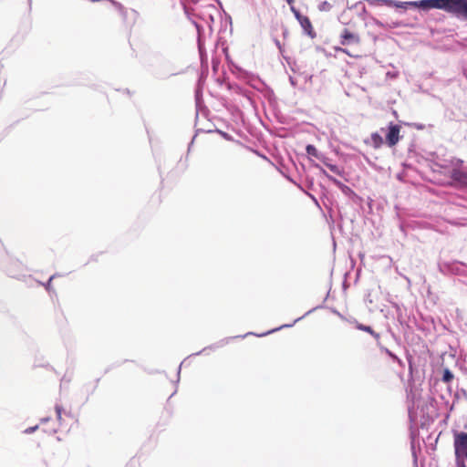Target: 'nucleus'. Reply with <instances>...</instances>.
<instances>
[{
    "label": "nucleus",
    "instance_id": "11",
    "mask_svg": "<svg viewBox=\"0 0 467 467\" xmlns=\"http://www.w3.org/2000/svg\"><path fill=\"white\" fill-rule=\"evenodd\" d=\"M460 453H464L467 457V450H462Z\"/></svg>",
    "mask_w": 467,
    "mask_h": 467
},
{
    "label": "nucleus",
    "instance_id": "4",
    "mask_svg": "<svg viewBox=\"0 0 467 467\" xmlns=\"http://www.w3.org/2000/svg\"><path fill=\"white\" fill-rule=\"evenodd\" d=\"M462 450H467V434L460 435L456 440V451L458 454Z\"/></svg>",
    "mask_w": 467,
    "mask_h": 467
},
{
    "label": "nucleus",
    "instance_id": "10",
    "mask_svg": "<svg viewBox=\"0 0 467 467\" xmlns=\"http://www.w3.org/2000/svg\"><path fill=\"white\" fill-rule=\"evenodd\" d=\"M452 379V374L449 370L444 371L443 379L445 381H450Z\"/></svg>",
    "mask_w": 467,
    "mask_h": 467
},
{
    "label": "nucleus",
    "instance_id": "12",
    "mask_svg": "<svg viewBox=\"0 0 467 467\" xmlns=\"http://www.w3.org/2000/svg\"><path fill=\"white\" fill-rule=\"evenodd\" d=\"M307 150H308V152H311L312 150H314V148H312V147H308V148H307Z\"/></svg>",
    "mask_w": 467,
    "mask_h": 467
},
{
    "label": "nucleus",
    "instance_id": "3",
    "mask_svg": "<svg viewBox=\"0 0 467 467\" xmlns=\"http://www.w3.org/2000/svg\"><path fill=\"white\" fill-rule=\"evenodd\" d=\"M400 139V127L398 125L390 124L388 128L386 134L387 143L392 147L396 145Z\"/></svg>",
    "mask_w": 467,
    "mask_h": 467
},
{
    "label": "nucleus",
    "instance_id": "6",
    "mask_svg": "<svg viewBox=\"0 0 467 467\" xmlns=\"http://www.w3.org/2000/svg\"><path fill=\"white\" fill-rule=\"evenodd\" d=\"M296 17H297L301 26L305 30V32L306 34H308L309 36H313L312 30H311V25H310L308 19L306 17H303L301 16H298V15L296 16Z\"/></svg>",
    "mask_w": 467,
    "mask_h": 467
},
{
    "label": "nucleus",
    "instance_id": "13",
    "mask_svg": "<svg viewBox=\"0 0 467 467\" xmlns=\"http://www.w3.org/2000/svg\"><path fill=\"white\" fill-rule=\"evenodd\" d=\"M286 2H287L288 5H292L293 0H286Z\"/></svg>",
    "mask_w": 467,
    "mask_h": 467
},
{
    "label": "nucleus",
    "instance_id": "9",
    "mask_svg": "<svg viewBox=\"0 0 467 467\" xmlns=\"http://www.w3.org/2000/svg\"><path fill=\"white\" fill-rule=\"evenodd\" d=\"M55 409H56L57 420L60 421L61 420V413H62L63 408L60 405H56Z\"/></svg>",
    "mask_w": 467,
    "mask_h": 467
},
{
    "label": "nucleus",
    "instance_id": "2",
    "mask_svg": "<svg viewBox=\"0 0 467 467\" xmlns=\"http://www.w3.org/2000/svg\"><path fill=\"white\" fill-rule=\"evenodd\" d=\"M411 6L421 8L423 10L430 9H441L442 10V0H420L410 3Z\"/></svg>",
    "mask_w": 467,
    "mask_h": 467
},
{
    "label": "nucleus",
    "instance_id": "7",
    "mask_svg": "<svg viewBox=\"0 0 467 467\" xmlns=\"http://www.w3.org/2000/svg\"><path fill=\"white\" fill-rule=\"evenodd\" d=\"M453 177L462 184L467 185V173L457 171L454 173Z\"/></svg>",
    "mask_w": 467,
    "mask_h": 467
},
{
    "label": "nucleus",
    "instance_id": "1",
    "mask_svg": "<svg viewBox=\"0 0 467 467\" xmlns=\"http://www.w3.org/2000/svg\"><path fill=\"white\" fill-rule=\"evenodd\" d=\"M442 10L467 19V0H442Z\"/></svg>",
    "mask_w": 467,
    "mask_h": 467
},
{
    "label": "nucleus",
    "instance_id": "8",
    "mask_svg": "<svg viewBox=\"0 0 467 467\" xmlns=\"http://www.w3.org/2000/svg\"><path fill=\"white\" fill-rule=\"evenodd\" d=\"M392 5L400 8H407L408 6H411V2H389Z\"/></svg>",
    "mask_w": 467,
    "mask_h": 467
},
{
    "label": "nucleus",
    "instance_id": "5",
    "mask_svg": "<svg viewBox=\"0 0 467 467\" xmlns=\"http://www.w3.org/2000/svg\"><path fill=\"white\" fill-rule=\"evenodd\" d=\"M368 143L375 148H379L383 144V139L379 133L374 132L370 135Z\"/></svg>",
    "mask_w": 467,
    "mask_h": 467
}]
</instances>
